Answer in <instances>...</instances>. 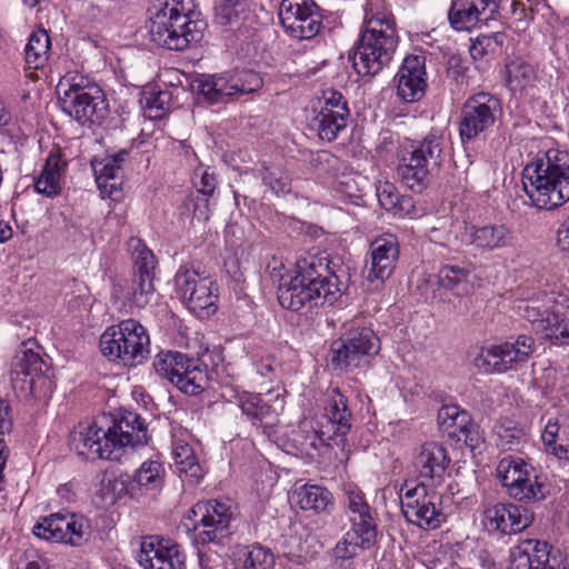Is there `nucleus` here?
<instances>
[{
	"mask_svg": "<svg viewBox=\"0 0 569 569\" xmlns=\"http://www.w3.org/2000/svg\"><path fill=\"white\" fill-rule=\"evenodd\" d=\"M129 248L132 250L136 272L133 276L153 279L156 258L152 251L138 238L129 240Z\"/></svg>",
	"mask_w": 569,
	"mask_h": 569,
	"instance_id": "nucleus-47",
	"label": "nucleus"
},
{
	"mask_svg": "<svg viewBox=\"0 0 569 569\" xmlns=\"http://www.w3.org/2000/svg\"><path fill=\"white\" fill-rule=\"evenodd\" d=\"M261 179L274 194H287L291 191V178L280 167H264L261 171Z\"/></svg>",
	"mask_w": 569,
	"mask_h": 569,
	"instance_id": "nucleus-50",
	"label": "nucleus"
},
{
	"mask_svg": "<svg viewBox=\"0 0 569 569\" xmlns=\"http://www.w3.org/2000/svg\"><path fill=\"white\" fill-rule=\"evenodd\" d=\"M508 84L511 89H522L532 82L535 78L533 68L522 61L513 60L507 64Z\"/></svg>",
	"mask_w": 569,
	"mask_h": 569,
	"instance_id": "nucleus-52",
	"label": "nucleus"
},
{
	"mask_svg": "<svg viewBox=\"0 0 569 569\" xmlns=\"http://www.w3.org/2000/svg\"><path fill=\"white\" fill-rule=\"evenodd\" d=\"M377 197L380 206L399 214H409L413 208L411 197L400 196L392 183L385 182L377 188Z\"/></svg>",
	"mask_w": 569,
	"mask_h": 569,
	"instance_id": "nucleus-45",
	"label": "nucleus"
},
{
	"mask_svg": "<svg viewBox=\"0 0 569 569\" xmlns=\"http://www.w3.org/2000/svg\"><path fill=\"white\" fill-rule=\"evenodd\" d=\"M189 435H174L172 441V457L177 471L191 478H200L201 467L193 447L187 440Z\"/></svg>",
	"mask_w": 569,
	"mask_h": 569,
	"instance_id": "nucleus-40",
	"label": "nucleus"
},
{
	"mask_svg": "<svg viewBox=\"0 0 569 569\" xmlns=\"http://www.w3.org/2000/svg\"><path fill=\"white\" fill-rule=\"evenodd\" d=\"M529 467L523 459L519 457L506 456L498 462L496 473L501 486L507 490L517 478L523 476L525 470Z\"/></svg>",
	"mask_w": 569,
	"mask_h": 569,
	"instance_id": "nucleus-48",
	"label": "nucleus"
},
{
	"mask_svg": "<svg viewBox=\"0 0 569 569\" xmlns=\"http://www.w3.org/2000/svg\"><path fill=\"white\" fill-rule=\"evenodd\" d=\"M10 381L17 396L26 401L49 399L54 382L49 375V365L31 349L20 350L11 365Z\"/></svg>",
	"mask_w": 569,
	"mask_h": 569,
	"instance_id": "nucleus-8",
	"label": "nucleus"
},
{
	"mask_svg": "<svg viewBox=\"0 0 569 569\" xmlns=\"http://www.w3.org/2000/svg\"><path fill=\"white\" fill-rule=\"evenodd\" d=\"M107 428L97 422H80L70 433V447L84 459L116 460Z\"/></svg>",
	"mask_w": 569,
	"mask_h": 569,
	"instance_id": "nucleus-20",
	"label": "nucleus"
},
{
	"mask_svg": "<svg viewBox=\"0 0 569 569\" xmlns=\"http://www.w3.org/2000/svg\"><path fill=\"white\" fill-rule=\"evenodd\" d=\"M499 13L493 0H452L448 18L456 30H470L480 22L495 20Z\"/></svg>",
	"mask_w": 569,
	"mask_h": 569,
	"instance_id": "nucleus-29",
	"label": "nucleus"
},
{
	"mask_svg": "<svg viewBox=\"0 0 569 569\" xmlns=\"http://www.w3.org/2000/svg\"><path fill=\"white\" fill-rule=\"evenodd\" d=\"M295 503L305 511L328 512L333 506L331 492L318 485H302L292 492Z\"/></svg>",
	"mask_w": 569,
	"mask_h": 569,
	"instance_id": "nucleus-38",
	"label": "nucleus"
},
{
	"mask_svg": "<svg viewBox=\"0 0 569 569\" xmlns=\"http://www.w3.org/2000/svg\"><path fill=\"white\" fill-rule=\"evenodd\" d=\"M12 237V228L9 222L0 221V243L8 241Z\"/></svg>",
	"mask_w": 569,
	"mask_h": 569,
	"instance_id": "nucleus-64",
	"label": "nucleus"
},
{
	"mask_svg": "<svg viewBox=\"0 0 569 569\" xmlns=\"http://www.w3.org/2000/svg\"><path fill=\"white\" fill-rule=\"evenodd\" d=\"M97 176V183L99 188H110V193L117 188V179L121 177L122 170L120 164H117V160H110L107 158L104 162L100 163V168H94Z\"/></svg>",
	"mask_w": 569,
	"mask_h": 569,
	"instance_id": "nucleus-54",
	"label": "nucleus"
},
{
	"mask_svg": "<svg viewBox=\"0 0 569 569\" xmlns=\"http://www.w3.org/2000/svg\"><path fill=\"white\" fill-rule=\"evenodd\" d=\"M540 326L543 338L555 345H569V300H555L546 316V323L541 322Z\"/></svg>",
	"mask_w": 569,
	"mask_h": 569,
	"instance_id": "nucleus-36",
	"label": "nucleus"
},
{
	"mask_svg": "<svg viewBox=\"0 0 569 569\" xmlns=\"http://www.w3.org/2000/svg\"><path fill=\"white\" fill-rule=\"evenodd\" d=\"M112 295L121 299L131 312L134 309H143L154 297L153 279L133 276L130 281L114 284Z\"/></svg>",
	"mask_w": 569,
	"mask_h": 569,
	"instance_id": "nucleus-34",
	"label": "nucleus"
},
{
	"mask_svg": "<svg viewBox=\"0 0 569 569\" xmlns=\"http://www.w3.org/2000/svg\"><path fill=\"white\" fill-rule=\"evenodd\" d=\"M503 32H493L490 34H481L477 37L470 47V54L473 59H482L487 56L498 53L506 40Z\"/></svg>",
	"mask_w": 569,
	"mask_h": 569,
	"instance_id": "nucleus-49",
	"label": "nucleus"
},
{
	"mask_svg": "<svg viewBox=\"0 0 569 569\" xmlns=\"http://www.w3.org/2000/svg\"><path fill=\"white\" fill-rule=\"evenodd\" d=\"M99 346L101 353L109 360L131 367L147 359L150 338L140 322L127 319L107 328L100 337Z\"/></svg>",
	"mask_w": 569,
	"mask_h": 569,
	"instance_id": "nucleus-6",
	"label": "nucleus"
},
{
	"mask_svg": "<svg viewBox=\"0 0 569 569\" xmlns=\"http://www.w3.org/2000/svg\"><path fill=\"white\" fill-rule=\"evenodd\" d=\"M279 19L284 30L299 40L313 38L322 26L321 14L313 0H282Z\"/></svg>",
	"mask_w": 569,
	"mask_h": 569,
	"instance_id": "nucleus-17",
	"label": "nucleus"
},
{
	"mask_svg": "<svg viewBox=\"0 0 569 569\" xmlns=\"http://www.w3.org/2000/svg\"><path fill=\"white\" fill-rule=\"evenodd\" d=\"M239 569H272L273 555L261 546H252L243 551Z\"/></svg>",
	"mask_w": 569,
	"mask_h": 569,
	"instance_id": "nucleus-51",
	"label": "nucleus"
},
{
	"mask_svg": "<svg viewBox=\"0 0 569 569\" xmlns=\"http://www.w3.org/2000/svg\"><path fill=\"white\" fill-rule=\"evenodd\" d=\"M232 512L218 500L200 501L189 509L183 526L196 531V541L201 545L219 543L230 535Z\"/></svg>",
	"mask_w": 569,
	"mask_h": 569,
	"instance_id": "nucleus-12",
	"label": "nucleus"
},
{
	"mask_svg": "<svg viewBox=\"0 0 569 569\" xmlns=\"http://www.w3.org/2000/svg\"><path fill=\"white\" fill-rule=\"evenodd\" d=\"M559 432V425L549 421L542 432V441L548 451L558 458H563L567 449L562 445H557V437Z\"/></svg>",
	"mask_w": 569,
	"mask_h": 569,
	"instance_id": "nucleus-58",
	"label": "nucleus"
},
{
	"mask_svg": "<svg viewBox=\"0 0 569 569\" xmlns=\"http://www.w3.org/2000/svg\"><path fill=\"white\" fill-rule=\"evenodd\" d=\"M170 92L159 91L147 98L146 112L150 119H162L169 109Z\"/></svg>",
	"mask_w": 569,
	"mask_h": 569,
	"instance_id": "nucleus-56",
	"label": "nucleus"
},
{
	"mask_svg": "<svg viewBox=\"0 0 569 569\" xmlns=\"http://www.w3.org/2000/svg\"><path fill=\"white\" fill-rule=\"evenodd\" d=\"M177 293L198 317H209L217 311L216 282L206 272L181 268L176 277Z\"/></svg>",
	"mask_w": 569,
	"mask_h": 569,
	"instance_id": "nucleus-14",
	"label": "nucleus"
},
{
	"mask_svg": "<svg viewBox=\"0 0 569 569\" xmlns=\"http://www.w3.org/2000/svg\"><path fill=\"white\" fill-rule=\"evenodd\" d=\"M327 422L322 425L336 438L345 437L351 429L352 415L347 405V398L335 387L327 393L325 415Z\"/></svg>",
	"mask_w": 569,
	"mask_h": 569,
	"instance_id": "nucleus-33",
	"label": "nucleus"
},
{
	"mask_svg": "<svg viewBox=\"0 0 569 569\" xmlns=\"http://www.w3.org/2000/svg\"><path fill=\"white\" fill-rule=\"evenodd\" d=\"M550 551L547 542L526 539L511 550L510 569H560Z\"/></svg>",
	"mask_w": 569,
	"mask_h": 569,
	"instance_id": "nucleus-30",
	"label": "nucleus"
},
{
	"mask_svg": "<svg viewBox=\"0 0 569 569\" xmlns=\"http://www.w3.org/2000/svg\"><path fill=\"white\" fill-rule=\"evenodd\" d=\"M500 100L488 93L479 92L467 99L461 110L459 133L462 142H469L485 132L496 121L500 111Z\"/></svg>",
	"mask_w": 569,
	"mask_h": 569,
	"instance_id": "nucleus-15",
	"label": "nucleus"
},
{
	"mask_svg": "<svg viewBox=\"0 0 569 569\" xmlns=\"http://www.w3.org/2000/svg\"><path fill=\"white\" fill-rule=\"evenodd\" d=\"M442 144V137L430 132L402 150L397 174L408 189L420 193L428 187L431 171L441 166Z\"/></svg>",
	"mask_w": 569,
	"mask_h": 569,
	"instance_id": "nucleus-5",
	"label": "nucleus"
},
{
	"mask_svg": "<svg viewBox=\"0 0 569 569\" xmlns=\"http://www.w3.org/2000/svg\"><path fill=\"white\" fill-rule=\"evenodd\" d=\"M50 47V37L46 30L40 29L31 33L24 50L29 67L33 69L42 68L48 61Z\"/></svg>",
	"mask_w": 569,
	"mask_h": 569,
	"instance_id": "nucleus-44",
	"label": "nucleus"
},
{
	"mask_svg": "<svg viewBox=\"0 0 569 569\" xmlns=\"http://www.w3.org/2000/svg\"><path fill=\"white\" fill-rule=\"evenodd\" d=\"M12 429L11 407L7 400L0 399V433L4 435Z\"/></svg>",
	"mask_w": 569,
	"mask_h": 569,
	"instance_id": "nucleus-61",
	"label": "nucleus"
},
{
	"mask_svg": "<svg viewBox=\"0 0 569 569\" xmlns=\"http://www.w3.org/2000/svg\"><path fill=\"white\" fill-rule=\"evenodd\" d=\"M335 439L336 437L329 433V430H326L323 426L320 430H317L312 421L309 420L301 421L298 430L293 431L292 435L295 447L311 459L320 453L322 447L329 446V441Z\"/></svg>",
	"mask_w": 569,
	"mask_h": 569,
	"instance_id": "nucleus-35",
	"label": "nucleus"
},
{
	"mask_svg": "<svg viewBox=\"0 0 569 569\" xmlns=\"http://www.w3.org/2000/svg\"><path fill=\"white\" fill-rule=\"evenodd\" d=\"M520 315L527 319L533 326L536 332H543V328L540 323H546V316L550 311V308H543L538 300L526 301L518 307Z\"/></svg>",
	"mask_w": 569,
	"mask_h": 569,
	"instance_id": "nucleus-55",
	"label": "nucleus"
},
{
	"mask_svg": "<svg viewBox=\"0 0 569 569\" xmlns=\"http://www.w3.org/2000/svg\"><path fill=\"white\" fill-rule=\"evenodd\" d=\"M472 269L470 266L462 267L456 264H446L440 268L438 273L439 284L456 296H463L469 292V276Z\"/></svg>",
	"mask_w": 569,
	"mask_h": 569,
	"instance_id": "nucleus-43",
	"label": "nucleus"
},
{
	"mask_svg": "<svg viewBox=\"0 0 569 569\" xmlns=\"http://www.w3.org/2000/svg\"><path fill=\"white\" fill-rule=\"evenodd\" d=\"M278 365L279 363L274 357L266 356L256 362V369L261 377L267 378L269 381H272L277 376L276 371Z\"/></svg>",
	"mask_w": 569,
	"mask_h": 569,
	"instance_id": "nucleus-60",
	"label": "nucleus"
},
{
	"mask_svg": "<svg viewBox=\"0 0 569 569\" xmlns=\"http://www.w3.org/2000/svg\"><path fill=\"white\" fill-rule=\"evenodd\" d=\"M59 103L63 112L80 124L100 122L106 117L102 90L79 73H69L57 86Z\"/></svg>",
	"mask_w": 569,
	"mask_h": 569,
	"instance_id": "nucleus-4",
	"label": "nucleus"
},
{
	"mask_svg": "<svg viewBox=\"0 0 569 569\" xmlns=\"http://www.w3.org/2000/svg\"><path fill=\"white\" fill-rule=\"evenodd\" d=\"M322 100L319 111L311 121V128L321 140L330 142L346 129L350 111L346 98L337 90H325Z\"/></svg>",
	"mask_w": 569,
	"mask_h": 569,
	"instance_id": "nucleus-18",
	"label": "nucleus"
},
{
	"mask_svg": "<svg viewBox=\"0 0 569 569\" xmlns=\"http://www.w3.org/2000/svg\"><path fill=\"white\" fill-rule=\"evenodd\" d=\"M399 43L396 21L385 0H368L360 37L351 60L359 76L373 77L388 68Z\"/></svg>",
	"mask_w": 569,
	"mask_h": 569,
	"instance_id": "nucleus-1",
	"label": "nucleus"
},
{
	"mask_svg": "<svg viewBox=\"0 0 569 569\" xmlns=\"http://www.w3.org/2000/svg\"><path fill=\"white\" fill-rule=\"evenodd\" d=\"M523 473L506 490L507 495L520 502L545 500L549 490L547 485L536 475L535 469L529 466Z\"/></svg>",
	"mask_w": 569,
	"mask_h": 569,
	"instance_id": "nucleus-37",
	"label": "nucleus"
},
{
	"mask_svg": "<svg viewBox=\"0 0 569 569\" xmlns=\"http://www.w3.org/2000/svg\"><path fill=\"white\" fill-rule=\"evenodd\" d=\"M234 399L253 425L263 427L270 435V429L279 422V415L284 409V398L280 395L273 396L271 392L263 398L261 395L248 391H236Z\"/></svg>",
	"mask_w": 569,
	"mask_h": 569,
	"instance_id": "nucleus-19",
	"label": "nucleus"
},
{
	"mask_svg": "<svg viewBox=\"0 0 569 569\" xmlns=\"http://www.w3.org/2000/svg\"><path fill=\"white\" fill-rule=\"evenodd\" d=\"M296 277L322 291L328 303H332L340 292L338 277L330 270L326 256L309 254L297 261Z\"/></svg>",
	"mask_w": 569,
	"mask_h": 569,
	"instance_id": "nucleus-23",
	"label": "nucleus"
},
{
	"mask_svg": "<svg viewBox=\"0 0 569 569\" xmlns=\"http://www.w3.org/2000/svg\"><path fill=\"white\" fill-rule=\"evenodd\" d=\"M33 533L44 540L79 547L88 541L90 526L77 515L53 513L37 522Z\"/></svg>",
	"mask_w": 569,
	"mask_h": 569,
	"instance_id": "nucleus-16",
	"label": "nucleus"
},
{
	"mask_svg": "<svg viewBox=\"0 0 569 569\" xmlns=\"http://www.w3.org/2000/svg\"><path fill=\"white\" fill-rule=\"evenodd\" d=\"M226 266L228 268V273H230L237 282L242 281V272L239 269L238 260H231L228 263H226Z\"/></svg>",
	"mask_w": 569,
	"mask_h": 569,
	"instance_id": "nucleus-63",
	"label": "nucleus"
},
{
	"mask_svg": "<svg viewBox=\"0 0 569 569\" xmlns=\"http://www.w3.org/2000/svg\"><path fill=\"white\" fill-rule=\"evenodd\" d=\"M239 96L251 93L262 87L261 77L252 70H243L234 74Z\"/></svg>",
	"mask_w": 569,
	"mask_h": 569,
	"instance_id": "nucleus-57",
	"label": "nucleus"
},
{
	"mask_svg": "<svg viewBox=\"0 0 569 569\" xmlns=\"http://www.w3.org/2000/svg\"><path fill=\"white\" fill-rule=\"evenodd\" d=\"M346 513L350 529L335 547V556L339 559H350L359 550L373 547L377 540V523L361 491H347Z\"/></svg>",
	"mask_w": 569,
	"mask_h": 569,
	"instance_id": "nucleus-7",
	"label": "nucleus"
},
{
	"mask_svg": "<svg viewBox=\"0 0 569 569\" xmlns=\"http://www.w3.org/2000/svg\"><path fill=\"white\" fill-rule=\"evenodd\" d=\"M536 350L532 336L509 337L506 341L482 348L475 358V366L485 372L517 371L529 361Z\"/></svg>",
	"mask_w": 569,
	"mask_h": 569,
	"instance_id": "nucleus-11",
	"label": "nucleus"
},
{
	"mask_svg": "<svg viewBox=\"0 0 569 569\" xmlns=\"http://www.w3.org/2000/svg\"><path fill=\"white\" fill-rule=\"evenodd\" d=\"M557 244L561 250L569 251V218L558 228Z\"/></svg>",
	"mask_w": 569,
	"mask_h": 569,
	"instance_id": "nucleus-62",
	"label": "nucleus"
},
{
	"mask_svg": "<svg viewBox=\"0 0 569 569\" xmlns=\"http://www.w3.org/2000/svg\"><path fill=\"white\" fill-rule=\"evenodd\" d=\"M153 368L158 376L169 380L186 395H199L208 386L207 367L199 359L178 351L158 353Z\"/></svg>",
	"mask_w": 569,
	"mask_h": 569,
	"instance_id": "nucleus-10",
	"label": "nucleus"
},
{
	"mask_svg": "<svg viewBox=\"0 0 569 569\" xmlns=\"http://www.w3.org/2000/svg\"><path fill=\"white\" fill-rule=\"evenodd\" d=\"M437 421L439 427L447 431L449 436L463 440L466 445L472 448L477 446L478 431L466 410L456 405H445L438 411Z\"/></svg>",
	"mask_w": 569,
	"mask_h": 569,
	"instance_id": "nucleus-32",
	"label": "nucleus"
},
{
	"mask_svg": "<svg viewBox=\"0 0 569 569\" xmlns=\"http://www.w3.org/2000/svg\"><path fill=\"white\" fill-rule=\"evenodd\" d=\"M396 80L397 94L401 100L406 102L419 101L427 89L426 57L423 54L406 57Z\"/></svg>",
	"mask_w": 569,
	"mask_h": 569,
	"instance_id": "nucleus-28",
	"label": "nucleus"
},
{
	"mask_svg": "<svg viewBox=\"0 0 569 569\" xmlns=\"http://www.w3.org/2000/svg\"><path fill=\"white\" fill-rule=\"evenodd\" d=\"M483 515L487 525L503 535L521 532L535 520L532 510L511 502L489 506Z\"/></svg>",
	"mask_w": 569,
	"mask_h": 569,
	"instance_id": "nucleus-26",
	"label": "nucleus"
},
{
	"mask_svg": "<svg viewBox=\"0 0 569 569\" xmlns=\"http://www.w3.org/2000/svg\"><path fill=\"white\" fill-rule=\"evenodd\" d=\"M151 41L169 50H183L201 37V22L192 20L179 0H153L149 7Z\"/></svg>",
	"mask_w": 569,
	"mask_h": 569,
	"instance_id": "nucleus-3",
	"label": "nucleus"
},
{
	"mask_svg": "<svg viewBox=\"0 0 569 569\" xmlns=\"http://www.w3.org/2000/svg\"><path fill=\"white\" fill-rule=\"evenodd\" d=\"M247 11V0H216L214 21L221 26H237Z\"/></svg>",
	"mask_w": 569,
	"mask_h": 569,
	"instance_id": "nucleus-46",
	"label": "nucleus"
},
{
	"mask_svg": "<svg viewBox=\"0 0 569 569\" xmlns=\"http://www.w3.org/2000/svg\"><path fill=\"white\" fill-rule=\"evenodd\" d=\"M278 300L283 308L292 311H299L306 306L311 308L328 302L322 291L296 276L279 286Z\"/></svg>",
	"mask_w": 569,
	"mask_h": 569,
	"instance_id": "nucleus-31",
	"label": "nucleus"
},
{
	"mask_svg": "<svg viewBox=\"0 0 569 569\" xmlns=\"http://www.w3.org/2000/svg\"><path fill=\"white\" fill-rule=\"evenodd\" d=\"M380 339L367 327L352 328L330 346L333 369L353 371L367 368L380 351Z\"/></svg>",
	"mask_w": 569,
	"mask_h": 569,
	"instance_id": "nucleus-9",
	"label": "nucleus"
},
{
	"mask_svg": "<svg viewBox=\"0 0 569 569\" xmlns=\"http://www.w3.org/2000/svg\"><path fill=\"white\" fill-rule=\"evenodd\" d=\"M428 486L417 483L409 487L406 483L400 491L401 511L405 518L423 530H435L446 520L440 508V497L435 491H428Z\"/></svg>",
	"mask_w": 569,
	"mask_h": 569,
	"instance_id": "nucleus-13",
	"label": "nucleus"
},
{
	"mask_svg": "<svg viewBox=\"0 0 569 569\" xmlns=\"http://www.w3.org/2000/svg\"><path fill=\"white\" fill-rule=\"evenodd\" d=\"M180 214L191 217L199 222L208 221L210 217L209 199L199 194L187 196L180 207Z\"/></svg>",
	"mask_w": 569,
	"mask_h": 569,
	"instance_id": "nucleus-53",
	"label": "nucleus"
},
{
	"mask_svg": "<svg viewBox=\"0 0 569 569\" xmlns=\"http://www.w3.org/2000/svg\"><path fill=\"white\" fill-rule=\"evenodd\" d=\"M64 166L66 162L60 154H50L40 176L36 180V191L48 198L58 196L61 191L60 177Z\"/></svg>",
	"mask_w": 569,
	"mask_h": 569,
	"instance_id": "nucleus-41",
	"label": "nucleus"
},
{
	"mask_svg": "<svg viewBox=\"0 0 569 569\" xmlns=\"http://www.w3.org/2000/svg\"><path fill=\"white\" fill-rule=\"evenodd\" d=\"M450 461L442 445L435 441L421 445L413 460L415 469L420 479L419 483L430 488L442 485Z\"/></svg>",
	"mask_w": 569,
	"mask_h": 569,
	"instance_id": "nucleus-24",
	"label": "nucleus"
},
{
	"mask_svg": "<svg viewBox=\"0 0 569 569\" xmlns=\"http://www.w3.org/2000/svg\"><path fill=\"white\" fill-rule=\"evenodd\" d=\"M512 232L500 223H466L461 241L480 253L502 250L512 243Z\"/></svg>",
	"mask_w": 569,
	"mask_h": 569,
	"instance_id": "nucleus-27",
	"label": "nucleus"
},
{
	"mask_svg": "<svg viewBox=\"0 0 569 569\" xmlns=\"http://www.w3.org/2000/svg\"><path fill=\"white\" fill-rule=\"evenodd\" d=\"M400 247L397 237L383 233L376 237L369 247V270L367 279L383 282L389 279L399 260Z\"/></svg>",
	"mask_w": 569,
	"mask_h": 569,
	"instance_id": "nucleus-25",
	"label": "nucleus"
},
{
	"mask_svg": "<svg viewBox=\"0 0 569 569\" xmlns=\"http://www.w3.org/2000/svg\"><path fill=\"white\" fill-rule=\"evenodd\" d=\"M107 435L114 445V458H120L127 447L134 448L148 441L147 427L139 415L132 411H119L108 422Z\"/></svg>",
	"mask_w": 569,
	"mask_h": 569,
	"instance_id": "nucleus-21",
	"label": "nucleus"
},
{
	"mask_svg": "<svg viewBox=\"0 0 569 569\" xmlns=\"http://www.w3.org/2000/svg\"><path fill=\"white\" fill-rule=\"evenodd\" d=\"M197 91L210 103L224 101L227 98L239 96L237 79L232 76H208L197 81Z\"/></svg>",
	"mask_w": 569,
	"mask_h": 569,
	"instance_id": "nucleus-39",
	"label": "nucleus"
},
{
	"mask_svg": "<svg viewBox=\"0 0 569 569\" xmlns=\"http://www.w3.org/2000/svg\"><path fill=\"white\" fill-rule=\"evenodd\" d=\"M186 556L181 547L158 536L143 538L138 562L143 569H182Z\"/></svg>",
	"mask_w": 569,
	"mask_h": 569,
	"instance_id": "nucleus-22",
	"label": "nucleus"
},
{
	"mask_svg": "<svg viewBox=\"0 0 569 569\" xmlns=\"http://www.w3.org/2000/svg\"><path fill=\"white\" fill-rule=\"evenodd\" d=\"M164 467L158 460L149 459L141 463L132 478V489L139 488L146 491H158L163 485Z\"/></svg>",
	"mask_w": 569,
	"mask_h": 569,
	"instance_id": "nucleus-42",
	"label": "nucleus"
},
{
	"mask_svg": "<svg viewBox=\"0 0 569 569\" xmlns=\"http://www.w3.org/2000/svg\"><path fill=\"white\" fill-rule=\"evenodd\" d=\"M522 186L532 204L551 210L569 201V152L549 149L528 163Z\"/></svg>",
	"mask_w": 569,
	"mask_h": 569,
	"instance_id": "nucleus-2",
	"label": "nucleus"
},
{
	"mask_svg": "<svg viewBox=\"0 0 569 569\" xmlns=\"http://www.w3.org/2000/svg\"><path fill=\"white\" fill-rule=\"evenodd\" d=\"M193 183L198 190L197 194H199L200 197L208 198L213 193L216 189V177L208 170H201L200 173L198 170H196Z\"/></svg>",
	"mask_w": 569,
	"mask_h": 569,
	"instance_id": "nucleus-59",
	"label": "nucleus"
}]
</instances>
